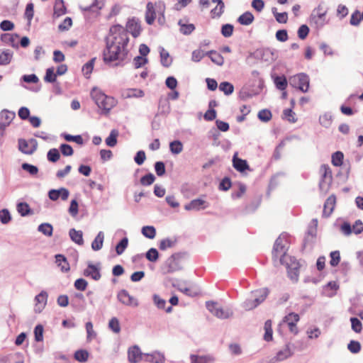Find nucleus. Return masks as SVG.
<instances>
[{"label": "nucleus", "instance_id": "f257e3e1", "mask_svg": "<svg viewBox=\"0 0 363 363\" xmlns=\"http://www.w3.org/2000/svg\"><path fill=\"white\" fill-rule=\"evenodd\" d=\"M111 39L107 41L103 52L105 63L114 65H122L128 57L127 48L129 38L125 28L121 25H114L110 28Z\"/></svg>", "mask_w": 363, "mask_h": 363}, {"label": "nucleus", "instance_id": "f03ea898", "mask_svg": "<svg viewBox=\"0 0 363 363\" xmlns=\"http://www.w3.org/2000/svg\"><path fill=\"white\" fill-rule=\"evenodd\" d=\"M164 11H165V5L162 1L155 2V4L152 2H148L146 6V12H145V21L148 25L153 24L157 13L158 16V22L160 24H163L164 22Z\"/></svg>", "mask_w": 363, "mask_h": 363}, {"label": "nucleus", "instance_id": "7ed1b4c3", "mask_svg": "<svg viewBox=\"0 0 363 363\" xmlns=\"http://www.w3.org/2000/svg\"><path fill=\"white\" fill-rule=\"evenodd\" d=\"M91 96L98 107L106 113L115 106L116 101L113 97L104 94L99 89L94 88L91 91Z\"/></svg>", "mask_w": 363, "mask_h": 363}, {"label": "nucleus", "instance_id": "20e7f679", "mask_svg": "<svg viewBox=\"0 0 363 363\" xmlns=\"http://www.w3.org/2000/svg\"><path fill=\"white\" fill-rule=\"evenodd\" d=\"M269 290L267 288L259 289L252 292V298L245 302L246 310H252L262 303L267 297Z\"/></svg>", "mask_w": 363, "mask_h": 363}, {"label": "nucleus", "instance_id": "39448f33", "mask_svg": "<svg viewBox=\"0 0 363 363\" xmlns=\"http://www.w3.org/2000/svg\"><path fill=\"white\" fill-rule=\"evenodd\" d=\"M288 236L286 235H279L277 240H275L273 250H272V256L274 260L279 259L281 264H282L283 257L286 254L287 247L286 246V243L287 242Z\"/></svg>", "mask_w": 363, "mask_h": 363}, {"label": "nucleus", "instance_id": "423d86ee", "mask_svg": "<svg viewBox=\"0 0 363 363\" xmlns=\"http://www.w3.org/2000/svg\"><path fill=\"white\" fill-rule=\"evenodd\" d=\"M184 260V254L175 253L170 256L166 261L164 269L166 273H172L182 268Z\"/></svg>", "mask_w": 363, "mask_h": 363}, {"label": "nucleus", "instance_id": "0eeeda50", "mask_svg": "<svg viewBox=\"0 0 363 363\" xmlns=\"http://www.w3.org/2000/svg\"><path fill=\"white\" fill-rule=\"evenodd\" d=\"M290 84L298 88L302 92H306L309 88V77L307 74L300 73L289 78Z\"/></svg>", "mask_w": 363, "mask_h": 363}, {"label": "nucleus", "instance_id": "6e6552de", "mask_svg": "<svg viewBox=\"0 0 363 363\" xmlns=\"http://www.w3.org/2000/svg\"><path fill=\"white\" fill-rule=\"evenodd\" d=\"M319 174L320 175L319 187L322 190H326L328 189L333 180L332 172L330 167L327 164H322L319 169Z\"/></svg>", "mask_w": 363, "mask_h": 363}, {"label": "nucleus", "instance_id": "1a4fd4ad", "mask_svg": "<svg viewBox=\"0 0 363 363\" xmlns=\"http://www.w3.org/2000/svg\"><path fill=\"white\" fill-rule=\"evenodd\" d=\"M299 320L300 317L298 313H290L283 318L282 323L287 325L289 330L291 333L297 335L298 330L296 325Z\"/></svg>", "mask_w": 363, "mask_h": 363}, {"label": "nucleus", "instance_id": "9d476101", "mask_svg": "<svg viewBox=\"0 0 363 363\" xmlns=\"http://www.w3.org/2000/svg\"><path fill=\"white\" fill-rule=\"evenodd\" d=\"M37 149V142L34 139L26 140H18V150L26 155H32Z\"/></svg>", "mask_w": 363, "mask_h": 363}, {"label": "nucleus", "instance_id": "9b49d317", "mask_svg": "<svg viewBox=\"0 0 363 363\" xmlns=\"http://www.w3.org/2000/svg\"><path fill=\"white\" fill-rule=\"evenodd\" d=\"M117 296L118 301L124 305L131 307H137L138 306V300L130 296L125 290H121Z\"/></svg>", "mask_w": 363, "mask_h": 363}, {"label": "nucleus", "instance_id": "f8f14e48", "mask_svg": "<svg viewBox=\"0 0 363 363\" xmlns=\"http://www.w3.org/2000/svg\"><path fill=\"white\" fill-rule=\"evenodd\" d=\"M126 33H130L134 38H137L140 35L142 28L140 23L135 18L130 19L127 22L126 28H125Z\"/></svg>", "mask_w": 363, "mask_h": 363}, {"label": "nucleus", "instance_id": "ddd939ff", "mask_svg": "<svg viewBox=\"0 0 363 363\" xmlns=\"http://www.w3.org/2000/svg\"><path fill=\"white\" fill-rule=\"evenodd\" d=\"M208 206V203L203 199H196L191 201L184 206L186 211H200Z\"/></svg>", "mask_w": 363, "mask_h": 363}, {"label": "nucleus", "instance_id": "4468645a", "mask_svg": "<svg viewBox=\"0 0 363 363\" xmlns=\"http://www.w3.org/2000/svg\"><path fill=\"white\" fill-rule=\"evenodd\" d=\"M48 294L43 291L35 298L34 311L35 313H40L47 304Z\"/></svg>", "mask_w": 363, "mask_h": 363}, {"label": "nucleus", "instance_id": "2eb2a0df", "mask_svg": "<svg viewBox=\"0 0 363 363\" xmlns=\"http://www.w3.org/2000/svg\"><path fill=\"white\" fill-rule=\"evenodd\" d=\"M69 195V191L65 188H60V189H51L48 192V196L52 201H57L60 197L63 201H66Z\"/></svg>", "mask_w": 363, "mask_h": 363}, {"label": "nucleus", "instance_id": "dca6fc26", "mask_svg": "<svg viewBox=\"0 0 363 363\" xmlns=\"http://www.w3.org/2000/svg\"><path fill=\"white\" fill-rule=\"evenodd\" d=\"M336 197L335 195L330 196L325 201L323 206V216L324 217H329L335 206Z\"/></svg>", "mask_w": 363, "mask_h": 363}, {"label": "nucleus", "instance_id": "f3484780", "mask_svg": "<svg viewBox=\"0 0 363 363\" xmlns=\"http://www.w3.org/2000/svg\"><path fill=\"white\" fill-rule=\"evenodd\" d=\"M142 352L138 346H133L128 349V358L130 363H138L142 360Z\"/></svg>", "mask_w": 363, "mask_h": 363}, {"label": "nucleus", "instance_id": "a211bd4d", "mask_svg": "<svg viewBox=\"0 0 363 363\" xmlns=\"http://www.w3.org/2000/svg\"><path fill=\"white\" fill-rule=\"evenodd\" d=\"M145 95L144 91L140 89L129 88L123 90L122 96L125 99L141 98Z\"/></svg>", "mask_w": 363, "mask_h": 363}, {"label": "nucleus", "instance_id": "6ab92c4d", "mask_svg": "<svg viewBox=\"0 0 363 363\" xmlns=\"http://www.w3.org/2000/svg\"><path fill=\"white\" fill-rule=\"evenodd\" d=\"M189 358L191 363H213L214 362V357L210 354H191Z\"/></svg>", "mask_w": 363, "mask_h": 363}, {"label": "nucleus", "instance_id": "aec40b11", "mask_svg": "<svg viewBox=\"0 0 363 363\" xmlns=\"http://www.w3.org/2000/svg\"><path fill=\"white\" fill-rule=\"evenodd\" d=\"M84 275L86 277H91L96 281L101 278L99 268L92 264H89L88 265L87 268L84 271Z\"/></svg>", "mask_w": 363, "mask_h": 363}, {"label": "nucleus", "instance_id": "412c9836", "mask_svg": "<svg viewBox=\"0 0 363 363\" xmlns=\"http://www.w3.org/2000/svg\"><path fill=\"white\" fill-rule=\"evenodd\" d=\"M233 164L234 168L240 172H244L245 170L249 169V165L246 160L240 159L237 157V153H235L233 158Z\"/></svg>", "mask_w": 363, "mask_h": 363}, {"label": "nucleus", "instance_id": "4be33fe9", "mask_svg": "<svg viewBox=\"0 0 363 363\" xmlns=\"http://www.w3.org/2000/svg\"><path fill=\"white\" fill-rule=\"evenodd\" d=\"M66 13V7L62 0H56L54 5V16L60 17Z\"/></svg>", "mask_w": 363, "mask_h": 363}, {"label": "nucleus", "instance_id": "5701e85b", "mask_svg": "<svg viewBox=\"0 0 363 363\" xmlns=\"http://www.w3.org/2000/svg\"><path fill=\"white\" fill-rule=\"evenodd\" d=\"M254 19L253 14L250 11H246L238 18V21L241 25L248 26L253 22Z\"/></svg>", "mask_w": 363, "mask_h": 363}, {"label": "nucleus", "instance_id": "b1692460", "mask_svg": "<svg viewBox=\"0 0 363 363\" xmlns=\"http://www.w3.org/2000/svg\"><path fill=\"white\" fill-rule=\"evenodd\" d=\"M209 56L211 61L217 65L221 66L224 63L223 57L218 52L214 50H211L206 53Z\"/></svg>", "mask_w": 363, "mask_h": 363}, {"label": "nucleus", "instance_id": "393cba45", "mask_svg": "<svg viewBox=\"0 0 363 363\" xmlns=\"http://www.w3.org/2000/svg\"><path fill=\"white\" fill-rule=\"evenodd\" d=\"M13 57V52L9 50H0V65H9Z\"/></svg>", "mask_w": 363, "mask_h": 363}, {"label": "nucleus", "instance_id": "a878e982", "mask_svg": "<svg viewBox=\"0 0 363 363\" xmlns=\"http://www.w3.org/2000/svg\"><path fill=\"white\" fill-rule=\"evenodd\" d=\"M55 259L56 263L62 272H68L69 270V264L64 255H57Z\"/></svg>", "mask_w": 363, "mask_h": 363}, {"label": "nucleus", "instance_id": "bb28decb", "mask_svg": "<svg viewBox=\"0 0 363 363\" xmlns=\"http://www.w3.org/2000/svg\"><path fill=\"white\" fill-rule=\"evenodd\" d=\"M69 236L72 241L74 242L82 245L84 243L83 240V233L81 230H76L75 229H71L69 230Z\"/></svg>", "mask_w": 363, "mask_h": 363}, {"label": "nucleus", "instance_id": "cd10ccee", "mask_svg": "<svg viewBox=\"0 0 363 363\" xmlns=\"http://www.w3.org/2000/svg\"><path fill=\"white\" fill-rule=\"evenodd\" d=\"M146 360L153 363H164V356L160 352H154L146 355Z\"/></svg>", "mask_w": 363, "mask_h": 363}, {"label": "nucleus", "instance_id": "c85d7f7f", "mask_svg": "<svg viewBox=\"0 0 363 363\" xmlns=\"http://www.w3.org/2000/svg\"><path fill=\"white\" fill-rule=\"evenodd\" d=\"M276 87L281 91H284L287 87V79L285 76H277L274 79Z\"/></svg>", "mask_w": 363, "mask_h": 363}, {"label": "nucleus", "instance_id": "c756f323", "mask_svg": "<svg viewBox=\"0 0 363 363\" xmlns=\"http://www.w3.org/2000/svg\"><path fill=\"white\" fill-rule=\"evenodd\" d=\"M104 235L103 232H99L91 243V247L94 250H99L103 246Z\"/></svg>", "mask_w": 363, "mask_h": 363}, {"label": "nucleus", "instance_id": "7c9ffc66", "mask_svg": "<svg viewBox=\"0 0 363 363\" xmlns=\"http://www.w3.org/2000/svg\"><path fill=\"white\" fill-rule=\"evenodd\" d=\"M15 118V113L9 111L8 110H3L0 113L1 121L4 122L8 125L11 123L13 119Z\"/></svg>", "mask_w": 363, "mask_h": 363}, {"label": "nucleus", "instance_id": "2f4dec72", "mask_svg": "<svg viewBox=\"0 0 363 363\" xmlns=\"http://www.w3.org/2000/svg\"><path fill=\"white\" fill-rule=\"evenodd\" d=\"M95 60L96 57H94L86 64H84L82 67V72L86 78L90 77V74H91L94 69Z\"/></svg>", "mask_w": 363, "mask_h": 363}, {"label": "nucleus", "instance_id": "473e14b6", "mask_svg": "<svg viewBox=\"0 0 363 363\" xmlns=\"http://www.w3.org/2000/svg\"><path fill=\"white\" fill-rule=\"evenodd\" d=\"M272 320H267L265 323H264V330H265V333H264V340L269 342V341H271L272 340V334H273V331H272Z\"/></svg>", "mask_w": 363, "mask_h": 363}, {"label": "nucleus", "instance_id": "72a5a7b5", "mask_svg": "<svg viewBox=\"0 0 363 363\" xmlns=\"http://www.w3.org/2000/svg\"><path fill=\"white\" fill-rule=\"evenodd\" d=\"M292 355V352L288 345L283 350L279 351L276 356L277 361H282Z\"/></svg>", "mask_w": 363, "mask_h": 363}, {"label": "nucleus", "instance_id": "f704fd0d", "mask_svg": "<svg viewBox=\"0 0 363 363\" xmlns=\"http://www.w3.org/2000/svg\"><path fill=\"white\" fill-rule=\"evenodd\" d=\"M118 132L116 130H112L110 135L106 139V144L109 147H114L117 144V137Z\"/></svg>", "mask_w": 363, "mask_h": 363}, {"label": "nucleus", "instance_id": "c9c22d12", "mask_svg": "<svg viewBox=\"0 0 363 363\" xmlns=\"http://www.w3.org/2000/svg\"><path fill=\"white\" fill-rule=\"evenodd\" d=\"M283 119L286 120L289 123H294L297 121L295 113L291 108L284 109L283 111Z\"/></svg>", "mask_w": 363, "mask_h": 363}, {"label": "nucleus", "instance_id": "e433bc0d", "mask_svg": "<svg viewBox=\"0 0 363 363\" xmlns=\"http://www.w3.org/2000/svg\"><path fill=\"white\" fill-rule=\"evenodd\" d=\"M142 233L145 237L153 239L156 235V230L153 226L147 225L142 228Z\"/></svg>", "mask_w": 363, "mask_h": 363}, {"label": "nucleus", "instance_id": "4c0bfd02", "mask_svg": "<svg viewBox=\"0 0 363 363\" xmlns=\"http://www.w3.org/2000/svg\"><path fill=\"white\" fill-rule=\"evenodd\" d=\"M169 148L172 153L177 155L182 152L183 145L179 140H174L170 143Z\"/></svg>", "mask_w": 363, "mask_h": 363}, {"label": "nucleus", "instance_id": "58836bf2", "mask_svg": "<svg viewBox=\"0 0 363 363\" xmlns=\"http://www.w3.org/2000/svg\"><path fill=\"white\" fill-rule=\"evenodd\" d=\"M89 357V352L85 350H79L75 352L74 359L79 362H85Z\"/></svg>", "mask_w": 363, "mask_h": 363}, {"label": "nucleus", "instance_id": "ea45409f", "mask_svg": "<svg viewBox=\"0 0 363 363\" xmlns=\"http://www.w3.org/2000/svg\"><path fill=\"white\" fill-rule=\"evenodd\" d=\"M38 230L46 236H52V226L50 223H42L38 226Z\"/></svg>", "mask_w": 363, "mask_h": 363}, {"label": "nucleus", "instance_id": "a19ab883", "mask_svg": "<svg viewBox=\"0 0 363 363\" xmlns=\"http://www.w3.org/2000/svg\"><path fill=\"white\" fill-rule=\"evenodd\" d=\"M17 211L22 216H26L30 213V208L29 205L25 202L18 203Z\"/></svg>", "mask_w": 363, "mask_h": 363}, {"label": "nucleus", "instance_id": "79ce46f5", "mask_svg": "<svg viewBox=\"0 0 363 363\" xmlns=\"http://www.w3.org/2000/svg\"><path fill=\"white\" fill-rule=\"evenodd\" d=\"M176 240H172L169 238L163 239L160 242L159 248L161 250H165L167 248H171L174 247L176 244Z\"/></svg>", "mask_w": 363, "mask_h": 363}, {"label": "nucleus", "instance_id": "37998d69", "mask_svg": "<svg viewBox=\"0 0 363 363\" xmlns=\"http://www.w3.org/2000/svg\"><path fill=\"white\" fill-rule=\"evenodd\" d=\"M57 74L55 73L54 67H50L47 69L44 80L46 82L52 83L56 81Z\"/></svg>", "mask_w": 363, "mask_h": 363}, {"label": "nucleus", "instance_id": "c03bdc74", "mask_svg": "<svg viewBox=\"0 0 363 363\" xmlns=\"http://www.w3.org/2000/svg\"><path fill=\"white\" fill-rule=\"evenodd\" d=\"M219 89L226 95L231 94L234 91V86L232 84L224 82L219 85Z\"/></svg>", "mask_w": 363, "mask_h": 363}, {"label": "nucleus", "instance_id": "a18cd8bd", "mask_svg": "<svg viewBox=\"0 0 363 363\" xmlns=\"http://www.w3.org/2000/svg\"><path fill=\"white\" fill-rule=\"evenodd\" d=\"M232 315H233V312L229 308L225 309L223 308H220V309L217 310L216 312V317H217L218 318H222V319L228 318L230 316H232Z\"/></svg>", "mask_w": 363, "mask_h": 363}, {"label": "nucleus", "instance_id": "49530a36", "mask_svg": "<svg viewBox=\"0 0 363 363\" xmlns=\"http://www.w3.org/2000/svg\"><path fill=\"white\" fill-rule=\"evenodd\" d=\"M272 12L274 13V16L277 20L280 23H286L288 20V14L286 12L283 13H278L277 11V9L274 8L272 9Z\"/></svg>", "mask_w": 363, "mask_h": 363}, {"label": "nucleus", "instance_id": "de8ad7c7", "mask_svg": "<svg viewBox=\"0 0 363 363\" xmlns=\"http://www.w3.org/2000/svg\"><path fill=\"white\" fill-rule=\"evenodd\" d=\"M343 154L341 152H336L332 155V163L335 167H339L342 164Z\"/></svg>", "mask_w": 363, "mask_h": 363}, {"label": "nucleus", "instance_id": "09e8293b", "mask_svg": "<svg viewBox=\"0 0 363 363\" xmlns=\"http://www.w3.org/2000/svg\"><path fill=\"white\" fill-rule=\"evenodd\" d=\"M48 160L52 162H56L60 157V152L57 149H50L48 152Z\"/></svg>", "mask_w": 363, "mask_h": 363}, {"label": "nucleus", "instance_id": "8fccbe9b", "mask_svg": "<svg viewBox=\"0 0 363 363\" xmlns=\"http://www.w3.org/2000/svg\"><path fill=\"white\" fill-rule=\"evenodd\" d=\"M128 238H123L116 247V251L117 255H121L125 251L126 247H128Z\"/></svg>", "mask_w": 363, "mask_h": 363}, {"label": "nucleus", "instance_id": "3c124183", "mask_svg": "<svg viewBox=\"0 0 363 363\" xmlns=\"http://www.w3.org/2000/svg\"><path fill=\"white\" fill-rule=\"evenodd\" d=\"M64 138L67 141L74 142L77 144L80 145H83V143H84V140H83L82 137L81 135H69V134H65L64 135Z\"/></svg>", "mask_w": 363, "mask_h": 363}, {"label": "nucleus", "instance_id": "603ef678", "mask_svg": "<svg viewBox=\"0 0 363 363\" xmlns=\"http://www.w3.org/2000/svg\"><path fill=\"white\" fill-rule=\"evenodd\" d=\"M330 257V265L333 267L337 266L340 262V252L337 250L331 252Z\"/></svg>", "mask_w": 363, "mask_h": 363}, {"label": "nucleus", "instance_id": "864d4df0", "mask_svg": "<svg viewBox=\"0 0 363 363\" xmlns=\"http://www.w3.org/2000/svg\"><path fill=\"white\" fill-rule=\"evenodd\" d=\"M155 177L152 173L145 174L140 179V183L143 186H149L155 182Z\"/></svg>", "mask_w": 363, "mask_h": 363}, {"label": "nucleus", "instance_id": "5fc2aeb1", "mask_svg": "<svg viewBox=\"0 0 363 363\" xmlns=\"http://www.w3.org/2000/svg\"><path fill=\"white\" fill-rule=\"evenodd\" d=\"M272 116L271 111L267 109L261 110L258 113V118H259V120L264 122H267L270 121Z\"/></svg>", "mask_w": 363, "mask_h": 363}, {"label": "nucleus", "instance_id": "6e6d98bb", "mask_svg": "<svg viewBox=\"0 0 363 363\" xmlns=\"http://www.w3.org/2000/svg\"><path fill=\"white\" fill-rule=\"evenodd\" d=\"M159 253L155 248H150L146 253V258L152 262H156L158 259Z\"/></svg>", "mask_w": 363, "mask_h": 363}, {"label": "nucleus", "instance_id": "4d7b16f0", "mask_svg": "<svg viewBox=\"0 0 363 363\" xmlns=\"http://www.w3.org/2000/svg\"><path fill=\"white\" fill-rule=\"evenodd\" d=\"M86 330L87 333V340L91 341L93 338H95L96 333L94 330L93 324L91 322H87L86 323Z\"/></svg>", "mask_w": 363, "mask_h": 363}, {"label": "nucleus", "instance_id": "13d9d810", "mask_svg": "<svg viewBox=\"0 0 363 363\" xmlns=\"http://www.w3.org/2000/svg\"><path fill=\"white\" fill-rule=\"evenodd\" d=\"M348 350L354 354L358 353L361 350V345L359 342L351 340L347 345Z\"/></svg>", "mask_w": 363, "mask_h": 363}, {"label": "nucleus", "instance_id": "bf43d9fd", "mask_svg": "<svg viewBox=\"0 0 363 363\" xmlns=\"http://www.w3.org/2000/svg\"><path fill=\"white\" fill-rule=\"evenodd\" d=\"M233 29L234 28L233 25L225 24L222 26L221 33L225 38L230 37L233 35Z\"/></svg>", "mask_w": 363, "mask_h": 363}, {"label": "nucleus", "instance_id": "052dcab7", "mask_svg": "<svg viewBox=\"0 0 363 363\" xmlns=\"http://www.w3.org/2000/svg\"><path fill=\"white\" fill-rule=\"evenodd\" d=\"M352 328L356 333H360L362 329V324L361 321L357 318H350Z\"/></svg>", "mask_w": 363, "mask_h": 363}, {"label": "nucleus", "instance_id": "680f3d73", "mask_svg": "<svg viewBox=\"0 0 363 363\" xmlns=\"http://www.w3.org/2000/svg\"><path fill=\"white\" fill-rule=\"evenodd\" d=\"M240 112L242 113V116L237 117V121L240 123L242 122L245 119V116L248 115L250 112V107L247 105H242L240 107Z\"/></svg>", "mask_w": 363, "mask_h": 363}, {"label": "nucleus", "instance_id": "e2e57ef3", "mask_svg": "<svg viewBox=\"0 0 363 363\" xmlns=\"http://www.w3.org/2000/svg\"><path fill=\"white\" fill-rule=\"evenodd\" d=\"M11 219V214L7 209L0 211V220L3 224H7Z\"/></svg>", "mask_w": 363, "mask_h": 363}, {"label": "nucleus", "instance_id": "0e129e2a", "mask_svg": "<svg viewBox=\"0 0 363 363\" xmlns=\"http://www.w3.org/2000/svg\"><path fill=\"white\" fill-rule=\"evenodd\" d=\"M179 25L180 31L184 35H189L195 29V26L194 24H181V23L179 22Z\"/></svg>", "mask_w": 363, "mask_h": 363}, {"label": "nucleus", "instance_id": "69168bd1", "mask_svg": "<svg viewBox=\"0 0 363 363\" xmlns=\"http://www.w3.org/2000/svg\"><path fill=\"white\" fill-rule=\"evenodd\" d=\"M224 3L218 4L217 6L211 10L213 18L220 17L224 11Z\"/></svg>", "mask_w": 363, "mask_h": 363}, {"label": "nucleus", "instance_id": "338daca9", "mask_svg": "<svg viewBox=\"0 0 363 363\" xmlns=\"http://www.w3.org/2000/svg\"><path fill=\"white\" fill-rule=\"evenodd\" d=\"M109 328L116 333H118L121 330L119 321L116 318H112L108 323Z\"/></svg>", "mask_w": 363, "mask_h": 363}, {"label": "nucleus", "instance_id": "774afa93", "mask_svg": "<svg viewBox=\"0 0 363 363\" xmlns=\"http://www.w3.org/2000/svg\"><path fill=\"white\" fill-rule=\"evenodd\" d=\"M72 18L70 17H67L63 21V22L59 25L58 28L60 31L67 30L69 29V28L72 26Z\"/></svg>", "mask_w": 363, "mask_h": 363}]
</instances>
